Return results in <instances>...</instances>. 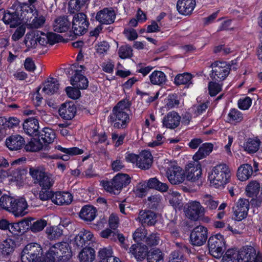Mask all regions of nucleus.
<instances>
[{
  "label": "nucleus",
  "instance_id": "nucleus-1",
  "mask_svg": "<svg viewBox=\"0 0 262 262\" xmlns=\"http://www.w3.org/2000/svg\"><path fill=\"white\" fill-rule=\"evenodd\" d=\"M130 103L128 100L119 101L113 108L110 116V120L114 127L120 129L125 128L130 121L128 114Z\"/></svg>",
  "mask_w": 262,
  "mask_h": 262
},
{
  "label": "nucleus",
  "instance_id": "nucleus-2",
  "mask_svg": "<svg viewBox=\"0 0 262 262\" xmlns=\"http://www.w3.org/2000/svg\"><path fill=\"white\" fill-rule=\"evenodd\" d=\"M231 170L226 164H218L212 168L208 174L210 184L215 188H224L229 182Z\"/></svg>",
  "mask_w": 262,
  "mask_h": 262
},
{
  "label": "nucleus",
  "instance_id": "nucleus-3",
  "mask_svg": "<svg viewBox=\"0 0 262 262\" xmlns=\"http://www.w3.org/2000/svg\"><path fill=\"white\" fill-rule=\"evenodd\" d=\"M72 250L68 243L60 242L51 245L46 254V262L55 260L65 261L72 257Z\"/></svg>",
  "mask_w": 262,
  "mask_h": 262
},
{
  "label": "nucleus",
  "instance_id": "nucleus-4",
  "mask_svg": "<svg viewBox=\"0 0 262 262\" xmlns=\"http://www.w3.org/2000/svg\"><path fill=\"white\" fill-rule=\"evenodd\" d=\"M161 167L166 171L167 178L171 184L177 185L182 183L184 181L185 172L178 165L175 161L164 160Z\"/></svg>",
  "mask_w": 262,
  "mask_h": 262
},
{
  "label": "nucleus",
  "instance_id": "nucleus-5",
  "mask_svg": "<svg viewBox=\"0 0 262 262\" xmlns=\"http://www.w3.org/2000/svg\"><path fill=\"white\" fill-rule=\"evenodd\" d=\"M130 182V178L125 173H119L111 181L103 180L101 184L107 192L118 194L123 187H126Z\"/></svg>",
  "mask_w": 262,
  "mask_h": 262
},
{
  "label": "nucleus",
  "instance_id": "nucleus-6",
  "mask_svg": "<svg viewBox=\"0 0 262 262\" xmlns=\"http://www.w3.org/2000/svg\"><path fill=\"white\" fill-rule=\"evenodd\" d=\"M29 173L33 179L34 183L39 185L42 189H50L55 182L54 176L46 172L42 168L31 167L29 169Z\"/></svg>",
  "mask_w": 262,
  "mask_h": 262
},
{
  "label": "nucleus",
  "instance_id": "nucleus-7",
  "mask_svg": "<svg viewBox=\"0 0 262 262\" xmlns=\"http://www.w3.org/2000/svg\"><path fill=\"white\" fill-rule=\"evenodd\" d=\"M42 256L43 250L40 245L31 243L23 249L20 259L22 262H41L46 259Z\"/></svg>",
  "mask_w": 262,
  "mask_h": 262
},
{
  "label": "nucleus",
  "instance_id": "nucleus-8",
  "mask_svg": "<svg viewBox=\"0 0 262 262\" xmlns=\"http://www.w3.org/2000/svg\"><path fill=\"white\" fill-rule=\"evenodd\" d=\"M224 236L221 234H216L211 236L208 240L209 253L216 258H220L223 253V247L225 246Z\"/></svg>",
  "mask_w": 262,
  "mask_h": 262
},
{
  "label": "nucleus",
  "instance_id": "nucleus-9",
  "mask_svg": "<svg viewBox=\"0 0 262 262\" xmlns=\"http://www.w3.org/2000/svg\"><path fill=\"white\" fill-rule=\"evenodd\" d=\"M184 211L188 219L196 221L204 215L205 209L199 202L191 201L185 205Z\"/></svg>",
  "mask_w": 262,
  "mask_h": 262
},
{
  "label": "nucleus",
  "instance_id": "nucleus-10",
  "mask_svg": "<svg viewBox=\"0 0 262 262\" xmlns=\"http://www.w3.org/2000/svg\"><path fill=\"white\" fill-rule=\"evenodd\" d=\"M229 66L225 62H215L212 64L211 78L216 81L225 80L230 72Z\"/></svg>",
  "mask_w": 262,
  "mask_h": 262
},
{
  "label": "nucleus",
  "instance_id": "nucleus-11",
  "mask_svg": "<svg viewBox=\"0 0 262 262\" xmlns=\"http://www.w3.org/2000/svg\"><path fill=\"white\" fill-rule=\"evenodd\" d=\"M88 26L86 16L82 13L75 14L73 18L72 30L76 35H80L84 33Z\"/></svg>",
  "mask_w": 262,
  "mask_h": 262
},
{
  "label": "nucleus",
  "instance_id": "nucleus-12",
  "mask_svg": "<svg viewBox=\"0 0 262 262\" xmlns=\"http://www.w3.org/2000/svg\"><path fill=\"white\" fill-rule=\"evenodd\" d=\"M190 238L192 245L197 246L203 245L207 238V228L201 225L195 227L191 233Z\"/></svg>",
  "mask_w": 262,
  "mask_h": 262
},
{
  "label": "nucleus",
  "instance_id": "nucleus-13",
  "mask_svg": "<svg viewBox=\"0 0 262 262\" xmlns=\"http://www.w3.org/2000/svg\"><path fill=\"white\" fill-rule=\"evenodd\" d=\"M85 68L83 66H78L74 70L75 74L71 78V84L78 89H85L89 85L88 79L82 75V71Z\"/></svg>",
  "mask_w": 262,
  "mask_h": 262
},
{
  "label": "nucleus",
  "instance_id": "nucleus-14",
  "mask_svg": "<svg viewBox=\"0 0 262 262\" xmlns=\"http://www.w3.org/2000/svg\"><path fill=\"white\" fill-rule=\"evenodd\" d=\"M237 251L239 262H252L258 253V249L251 246L243 247Z\"/></svg>",
  "mask_w": 262,
  "mask_h": 262
},
{
  "label": "nucleus",
  "instance_id": "nucleus-15",
  "mask_svg": "<svg viewBox=\"0 0 262 262\" xmlns=\"http://www.w3.org/2000/svg\"><path fill=\"white\" fill-rule=\"evenodd\" d=\"M249 209V202L245 199H240L233 208V212L235 219L237 221H242L245 219Z\"/></svg>",
  "mask_w": 262,
  "mask_h": 262
},
{
  "label": "nucleus",
  "instance_id": "nucleus-16",
  "mask_svg": "<svg viewBox=\"0 0 262 262\" xmlns=\"http://www.w3.org/2000/svg\"><path fill=\"white\" fill-rule=\"evenodd\" d=\"M28 208V203L24 198L15 199L10 212L13 213L15 217H21L27 214Z\"/></svg>",
  "mask_w": 262,
  "mask_h": 262
},
{
  "label": "nucleus",
  "instance_id": "nucleus-17",
  "mask_svg": "<svg viewBox=\"0 0 262 262\" xmlns=\"http://www.w3.org/2000/svg\"><path fill=\"white\" fill-rule=\"evenodd\" d=\"M116 14L112 8H104L97 13L96 19L102 24L109 25L114 23Z\"/></svg>",
  "mask_w": 262,
  "mask_h": 262
},
{
  "label": "nucleus",
  "instance_id": "nucleus-18",
  "mask_svg": "<svg viewBox=\"0 0 262 262\" xmlns=\"http://www.w3.org/2000/svg\"><path fill=\"white\" fill-rule=\"evenodd\" d=\"M181 118L178 113L170 112L163 117V126L169 129H174L179 125Z\"/></svg>",
  "mask_w": 262,
  "mask_h": 262
},
{
  "label": "nucleus",
  "instance_id": "nucleus-19",
  "mask_svg": "<svg viewBox=\"0 0 262 262\" xmlns=\"http://www.w3.org/2000/svg\"><path fill=\"white\" fill-rule=\"evenodd\" d=\"M93 239L94 235L91 231L82 229L75 236L73 245L77 248H81L89 242L93 241Z\"/></svg>",
  "mask_w": 262,
  "mask_h": 262
},
{
  "label": "nucleus",
  "instance_id": "nucleus-20",
  "mask_svg": "<svg viewBox=\"0 0 262 262\" xmlns=\"http://www.w3.org/2000/svg\"><path fill=\"white\" fill-rule=\"evenodd\" d=\"M195 6V0H178L177 3V9L180 14L189 15L192 13Z\"/></svg>",
  "mask_w": 262,
  "mask_h": 262
},
{
  "label": "nucleus",
  "instance_id": "nucleus-21",
  "mask_svg": "<svg viewBox=\"0 0 262 262\" xmlns=\"http://www.w3.org/2000/svg\"><path fill=\"white\" fill-rule=\"evenodd\" d=\"M20 11V18L23 23L25 24L30 22L33 16L37 14L38 12L35 6L29 5L27 3H24L21 5Z\"/></svg>",
  "mask_w": 262,
  "mask_h": 262
},
{
  "label": "nucleus",
  "instance_id": "nucleus-22",
  "mask_svg": "<svg viewBox=\"0 0 262 262\" xmlns=\"http://www.w3.org/2000/svg\"><path fill=\"white\" fill-rule=\"evenodd\" d=\"M76 113V107L72 102H67L61 105L59 109V115L65 120L73 118Z\"/></svg>",
  "mask_w": 262,
  "mask_h": 262
},
{
  "label": "nucleus",
  "instance_id": "nucleus-23",
  "mask_svg": "<svg viewBox=\"0 0 262 262\" xmlns=\"http://www.w3.org/2000/svg\"><path fill=\"white\" fill-rule=\"evenodd\" d=\"M73 200V196L68 192H56L52 197V202L59 205H69Z\"/></svg>",
  "mask_w": 262,
  "mask_h": 262
},
{
  "label": "nucleus",
  "instance_id": "nucleus-24",
  "mask_svg": "<svg viewBox=\"0 0 262 262\" xmlns=\"http://www.w3.org/2000/svg\"><path fill=\"white\" fill-rule=\"evenodd\" d=\"M147 247L142 244L133 245L129 248V253L133 255L137 261H142L147 254Z\"/></svg>",
  "mask_w": 262,
  "mask_h": 262
},
{
  "label": "nucleus",
  "instance_id": "nucleus-25",
  "mask_svg": "<svg viewBox=\"0 0 262 262\" xmlns=\"http://www.w3.org/2000/svg\"><path fill=\"white\" fill-rule=\"evenodd\" d=\"M152 163L151 153L148 150H143L139 155L137 166L142 169L149 168Z\"/></svg>",
  "mask_w": 262,
  "mask_h": 262
},
{
  "label": "nucleus",
  "instance_id": "nucleus-26",
  "mask_svg": "<svg viewBox=\"0 0 262 262\" xmlns=\"http://www.w3.org/2000/svg\"><path fill=\"white\" fill-rule=\"evenodd\" d=\"M186 177L189 181H195L198 180L201 175L202 170L201 165L199 164L194 165L193 163H189L186 167Z\"/></svg>",
  "mask_w": 262,
  "mask_h": 262
},
{
  "label": "nucleus",
  "instance_id": "nucleus-27",
  "mask_svg": "<svg viewBox=\"0 0 262 262\" xmlns=\"http://www.w3.org/2000/svg\"><path fill=\"white\" fill-rule=\"evenodd\" d=\"M24 143V138L18 135L11 136L6 141L7 146L11 150H17L20 149Z\"/></svg>",
  "mask_w": 262,
  "mask_h": 262
},
{
  "label": "nucleus",
  "instance_id": "nucleus-28",
  "mask_svg": "<svg viewBox=\"0 0 262 262\" xmlns=\"http://www.w3.org/2000/svg\"><path fill=\"white\" fill-rule=\"evenodd\" d=\"M59 90L58 80L54 78H48L43 83L42 92L47 95H52L57 92Z\"/></svg>",
  "mask_w": 262,
  "mask_h": 262
},
{
  "label": "nucleus",
  "instance_id": "nucleus-29",
  "mask_svg": "<svg viewBox=\"0 0 262 262\" xmlns=\"http://www.w3.org/2000/svg\"><path fill=\"white\" fill-rule=\"evenodd\" d=\"M156 214L150 210L141 211L139 213L138 219L142 225L148 226L154 225L156 223Z\"/></svg>",
  "mask_w": 262,
  "mask_h": 262
},
{
  "label": "nucleus",
  "instance_id": "nucleus-30",
  "mask_svg": "<svg viewBox=\"0 0 262 262\" xmlns=\"http://www.w3.org/2000/svg\"><path fill=\"white\" fill-rule=\"evenodd\" d=\"M70 26V22L67 17L59 16L55 19L53 27L55 32L62 33L66 32Z\"/></svg>",
  "mask_w": 262,
  "mask_h": 262
},
{
  "label": "nucleus",
  "instance_id": "nucleus-31",
  "mask_svg": "<svg viewBox=\"0 0 262 262\" xmlns=\"http://www.w3.org/2000/svg\"><path fill=\"white\" fill-rule=\"evenodd\" d=\"M112 250L111 248H103L98 251L99 262H121L119 258L112 256Z\"/></svg>",
  "mask_w": 262,
  "mask_h": 262
},
{
  "label": "nucleus",
  "instance_id": "nucleus-32",
  "mask_svg": "<svg viewBox=\"0 0 262 262\" xmlns=\"http://www.w3.org/2000/svg\"><path fill=\"white\" fill-rule=\"evenodd\" d=\"M253 168L251 165L244 164L241 165L237 169V177L241 181L249 179L253 173Z\"/></svg>",
  "mask_w": 262,
  "mask_h": 262
},
{
  "label": "nucleus",
  "instance_id": "nucleus-33",
  "mask_svg": "<svg viewBox=\"0 0 262 262\" xmlns=\"http://www.w3.org/2000/svg\"><path fill=\"white\" fill-rule=\"evenodd\" d=\"M213 145L212 143H206L203 144L199 148L198 151L193 155V159L198 161L205 158L212 151Z\"/></svg>",
  "mask_w": 262,
  "mask_h": 262
},
{
  "label": "nucleus",
  "instance_id": "nucleus-34",
  "mask_svg": "<svg viewBox=\"0 0 262 262\" xmlns=\"http://www.w3.org/2000/svg\"><path fill=\"white\" fill-rule=\"evenodd\" d=\"M38 128V120L34 118H29L26 119L23 124V128L25 132L30 136L35 134Z\"/></svg>",
  "mask_w": 262,
  "mask_h": 262
},
{
  "label": "nucleus",
  "instance_id": "nucleus-35",
  "mask_svg": "<svg viewBox=\"0 0 262 262\" xmlns=\"http://www.w3.org/2000/svg\"><path fill=\"white\" fill-rule=\"evenodd\" d=\"M96 214V210L94 207L85 205L81 208L79 212V216L85 221L91 222L95 218Z\"/></svg>",
  "mask_w": 262,
  "mask_h": 262
},
{
  "label": "nucleus",
  "instance_id": "nucleus-36",
  "mask_svg": "<svg viewBox=\"0 0 262 262\" xmlns=\"http://www.w3.org/2000/svg\"><path fill=\"white\" fill-rule=\"evenodd\" d=\"M3 20L6 24L10 25L11 28H14L23 23L20 17L15 12L5 13Z\"/></svg>",
  "mask_w": 262,
  "mask_h": 262
},
{
  "label": "nucleus",
  "instance_id": "nucleus-37",
  "mask_svg": "<svg viewBox=\"0 0 262 262\" xmlns=\"http://www.w3.org/2000/svg\"><path fill=\"white\" fill-rule=\"evenodd\" d=\"M260 143L257 138H248L243 144L244 149L249 154L255 153L258 150Z\"/></svg>",
  "mask_w": 262,
  "mask_h": 262
},
{
  "label": "nucleus",
  "instance_id": "nucleus-38",
  "mask_svg": "<svg viewBox=\"0 0 262 262\" xmlns=\"http://www.w3.org/2000/svg\"><path fill=\"white\" fill-rule=\"evenodd\" d=\"M15 247L14 241L8 238L4 240L0 244V252L4 255H8L12 253Z\"/></svg>",
  "mask_w": 262,
  "mask_h": 262
},
{
  "label": "nucleus",
  "instance_id": "nucleus-39",
  "mask_svg": "<svg viewBox=\"0 0 262 262\" xmlns=\"http://www.w3.org/2000/svg\"><path fill=\"white\" fill-rule=\"evenodd\" d=\"M95 258V251L90 247L83 248L79 254L81 262H92Z\"/></svg>",
  "mask_w": 262,
  "mask_h": 262
},
{
  "label": "nucleus",
  "instance_id": "nucleus-40",
  "mask_svg": "<svg viewBox=\"0 0 262 262\" xmlns=\"http://www.w3.org/2000/svg\"><path fill=\"white\" fill-rule=\"evenodd\" d=\"M149 79L152 84L161 85L166 82V76L162 71H155L149 75Z\"/></svg>",
  "mask_w": 262,
  "mask_h": 262
},
{
  "label": "nucleus",
  "instance_id": "nucleus-41",
  "mask_svg": "<svg viewBox=\"0 0 262 262\" xmlns=\"http://www.w3.org/2000/svg\"><path fill=\"white\" fill-rule=\"evenodd\" d=\"M167 198L170 204L174 208H180L182 206V197L180 193L177 191H172L168 193Z\"/></svg>",
  "mask_w": 262,
  "mask_h": 262
},
{
  "label": "nucleus",
  "instance_id": "nucleus-42",
  "mask_svg": "<svg viewBox=\"0 0 262 262\" xmlns=\"http://www.w3.org/2000/svg\"><path fill=\"white\" fill-rule=\"evenodd\" d=\"M147 262H163V255L159 249L151 250L147 254Z\"/></svg>",
  "mask_w": 262,
  "mask_h": 262
},
{
  "label": "nucleus",
  "instance_id": "nucleus-43",
  "mask_svg": "<svg viewBox=\"0 0 262 262\" xmlns=\"http://www.w3.org/2000/svg\"><path fill=\"white\" fill-rule=\"evenodd\" d=\"M88 0H70L69 4V10L71 13H74L81 10L86 5Z\"/></svg>",
  "mask_w": 262,
  "mask_h": 262
},
{
  "label": "nucleus",
  "instance_id": "nucleus-44",
  "mask_svg": "<svg viewBox=\"0 0 262 262\" xmlns=\"http://www.w3.org/2000/svg\"><path fill=\"white\" fill-rule=\"evenodd\" d=\"M55 138L54 131L49 128H45L40 135V140H42L45 143H51Z\"/></svg>",
  "mask_w": 262,
  "mask_h": 262
},
{
  "label": "nucleus",
  "instance_id": "nucleus-45",
  "mask_svg": "<svg viewBox=\"0 0 262 262\" xmlns=\"http://www.w3.org/2000/svg\"><path fill=\"white\" fill-rule=\"evenodd\" d=\"M222 262H239L238 251L235 249L228 250L222 258Z\"/></svg>",
  "mask_w": 262,
  "mask_h": 262
},
{
  "label": "nucleus",
  "instance_id": "nucleus-46",
  "mask_svg": "<svg viewBox=\"0 0 262 262\" xmlns=\"http://www.w3.org/2000/svg\"><path fill=\"white\" fill-rule=\"evenodd\" d=\"M45 21V17L42 15H39L37 12V14L32 18L31 21L26 24L31 28H39L44 25Z\"/></svg>",
  "mask_w": 262,
  "mask_h": 262
},
{
  "label": "nucleus",
  "instance_id": "nucleus-47",
  "mask_svg": "<svg viewBox=\"0 0 262 262\" xmlns=\"http://www.w3.org/2000/svg\"><path fill=\"white\" fill-rule=\"evenodd\" d=\"M15 199L10 196L5 195L0 198V206L4 209L10 212Z\"/></svg>",
  "mask_w": 262,
  "mask_h": 262
},
{
  "label": "nucleus",
  "instance_id": "nucleus-48",
  "mask_svg": "<svg viewBox=\"0 0 262 262\" xmlns=\"http://www.w3.org/2000/svg\"><path fill=\"white\" fill-rule=\"evenodd\" d=\"M192 78V75L189 73L179 74L174 78V83L177 85L186 84L191 81Z\"/></svg>",
  "mask_w": 262,
  "mask_h": 262
},
{
  "label": "nucleus",
  "instance_id": "nucleus-49",
  "mask_svg": "<svg viewBox=\"0 0 262 262\" xmlns=\"http://www.w3.org/2000/svg\"><path fill=\"white\" fill-rule=\"evenodd\" d=\"M46 232L48 238L51 240L58 238L62 234V230L57 226L48 227Z\"/></svg>",
  "mask_w": 262,
  "mask_h": 262
},
{
  "label": "nucleus",
  "instance_id": "nucleus-50",
  "mask_svg": "<svg viewBox=\"0 0 262 262\" xmlns=\"http://www.w3.org/2000/svg\"><path fill=\"white\" fill-rule=\"evenodd\" d=\"M55 148L56 149L60 150V151L63 153H65L66 154L69 155L70 156L81 155L83 152L82 149L77 147L64 148L62 147L61 146L59 145L56 146Z\"/></svg>",
  "mask_w": 262,
  "mask_h": 262
},
{
  "label": "nucleus",
  "instance_id": "nucleus-51",
  "mask_svg": "<svg viewBox=\"0 0 262 262\" xmlns=\"http://www.w3.org/2000/svg\"><path fill=\"white\" fill-rule=\"evenodd\" d=\"M47 225V221L45 219H39L32 223L30 230L33 233H37L42 231Z\"/></svg>",
  "mask_w": 262,
  "mask_h": 262
},
{
  "label": "nucleus",
  "instance_id": "nucleus-52",
  "mask_svg": "<svg viewBox=\"0 0 262 262\" xmlns=\"http://www.w3.org/2000/svg\"><path fill=\"white\" fill-rule=\"evenodd\" d=\"M37 36L33 33L27 34L25 40V44L28 48H36L38 47Z\"/></svg>",
  "mask_w": 262,
  "mask_h": 262
},
{
  "label": "nucleus",
  "instance_id": "nucleus-53",
  "mask_svg": "<svg viewBox=\"0 0 262 262\" xmlns=\"http://www.w3.org/2000/svg\"><path fill=\"white\" fill-rule=\"evenodd\" d=\"M203 203L206 206V208L209 210L215 209L219 205V202L215 200L213 198L208 194L203 196Z\"/></svg>",
  "mask_w": 262,
  "mask_h": 262
},
{
  "label": "nucleus",
  "instance_id": "nucleus-54",
  "mask_svg": "<svg viewBox=\"0 0 262 262\" xmlns=\"http://www.w3.org/2000/svg\"><path fill=\"white\" fill-rule=\"evenodd\" d=\"M223 84L214 81H210L208 85L209 94L211 96H215L222 90Z\"/></svg>",
  "mask_w": 262,
  "mask_h": 262
},
{
  "label": "nucleus",
  "instance_id": "nucleus-55",
  "mask_svg": "<svg viewBox=\"0 0 262 262\" xmlns=\"http://www.w3.org/2000/svg\"><path fill=\"white\" fill-rule=\"evenodd\" d=\"M132 52L133 50L130 46L128 45H124L119 48L118 54L120 58L122 59H125L132 56Z\"/></svg>",
  "mask_w": 262,
  "mask_h": 262
},
{
  "label": "nucleus",
  "instance_id": "nucleus-56",
  "mask_svg": "<svg viewBox=\"0 0 262 262\" xmlns=\"http://www.w3.org/2000/svg\"><path fill=\"white\" fill-rule=\"evenodd\" d=\"M147 233V231L144 227H140L134 232L133 235V239L135 242H141L145 238Z\"/></svg>",
  "mask_w": 262,
  "mask_h": 262
},
{
  "label": "nucleus",
  "instance_id": "nucleus-57",
  "mask_svg": "<svg viewBox=\"0 0 262 262\" xmlns=\"http://www.w3.org/2000/svg\"><path fill=\"white\" fill-rule=\"evenodd\" d=\"M41 140H33L29 142L25 146L26 150L30 151H37L42 147Z\"/></svg>",
  "mask_w": 262,
  "mask_h": 262
},
{
  "label": "nucleus",
  "instance_id": "nucleus-58",
  "mask_svg": "<svg viewBox=\"0 0 262 262\" xmlns=\"http://www.w3.org/2000/svg\"><path fill=\"white\" fill-rule=\"evenodd\" d=\"M148 189L146 182H141L137 185L135 192L139 197H143L147 194Z\"/></svg>",
  "mask_w": 262,
  "mask_h": 262
},
{
  "label": "nucleus",
  "instance_id": "nucleus-59",
  "mask_svg": "<svg viewBox=\"0 0 262 262\" xmlns=\"http://www.w3.org/2000/svg\"><path fill=\"white\" fill-rule=\"evenodd\" d=\"M229 120L231 122H238L243 120L242 114L237 110L233 109L228 114Z\"/></svg>",
  "mask_w": 262,
  "mask_h": 262
},
{
  "label": "nucleus",
  "instance_id": "nucleus-60",
  "mask_svg": "<svg viewBox=\"0 0 262 262\" xmlns=\"http://www.w3.org/2000/svg\"><path fill=\"white\" fill-rule=\"evenodd\" d=\"M208 107V102H203L194 105L192 107V112L196 116L202 114Z\"/></svg>",
  "mask_w": 262,
  "mask_h": 262
},
{
  "label": "nucleus",
  "instance_id": "nucleus-61",
  "mask_svg": "<svg viewBox=\"0 0 262 262\" xmlns=\"http://www.w3.org/2000/svg\"><path fill=\"white\" fill-rule=\"evenodd\" d=\"M27 222V224H28V221H23L21 222H19L18 223H14L13 224H10L9 228L8 230L12 233L16 234L17 232H21V227L24 225V224Z\"/></svg>",
  "mask_w": 262,
  "mask_h": 262
},
{
  "label": "nucleus",
  "instance_id": "nucleus-62",
  "mask_svg": "<svg viewBox=\"0 0 262 262\" xmlns=\"http://www.w3.org/2000/svg\"><path fill=\"white\" fill-rule=\"evenodd\" d=\"M260 184L256 181H251L247 186L246 191L250 194H253L258 191Z\"/></svg>",
  "mask_w": 262,
  "mask_h": 262
},
{
  "label": "nucleus",
  "instance_id": "nucleus-63",
  "mask_svg": "<svg viewBox=\"0 0 262 262\" xmlns=\"http://www.w3.org/2000/svg\"><path fill=\"white\" fill-rule=\"evenodd\" d=\"M160 240L159 235L156 233H152L146 238L145 242L149 246H156L159 243Z\"/></svg>",
  "mask_w": 262,
  "mask_h": 262
},
{
  "label": "nucleus",
  "instance_id": "nucleus-64",
  "mask_svg": "<svg viewBox=\"0 0 262 262\" xmlns=\"http://www.w3.org/2000/svg\"><path fill=\"white\" fill-rule=\"evenodd\" d=\"M66 91L69 97L73 99H78L80 96V92L78 89L68 86L66 88Z\"/></svg>",
  "mask_w": 262,
  "mask_h": 262
}]
</instances>
